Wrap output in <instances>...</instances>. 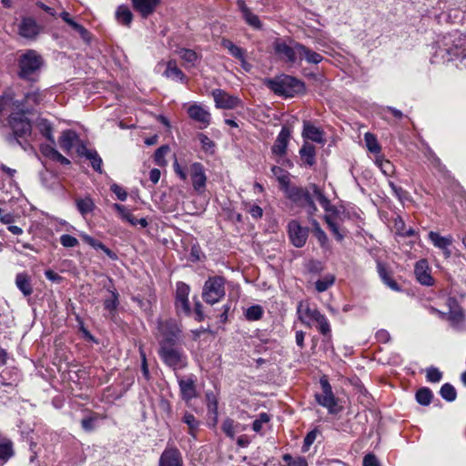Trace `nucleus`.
I'll list each match as a JSON object with an SVG mask.
<instances>
[{
	"instance_id": "f257e3e1",
	"label": "nucleus",
	"mask_w": 466,
	"mask_h": 466,
	"mask_svg": "<svg viewBox=\"0 0 466 466\" xmlns=\"http://www.w3.org/2000/svg\"><path fill=\"white\" fill-rule=\"evenodd\" d=\"M284 193L297 206L305 208L310 217L318 211L313 197L317 198L326 212L332 211L335 213L337 211V208L330 203L329 199L316 184H309L307 187L289 186Z\"/></svg>"
},
{
	"instance_id": "f03ea898",
	"label": "nucleus",
	"mask_w": 466,
	"mask_h": 466,
	"mask_svg": "<svg viewBox=\"0 0 466 466\" xmlns=\"http://www.w3.org/2000/svg\"><path fill=\"white\" fill-rule=\"evenodd\" d=\"M25 113L23 111L12 112L7 118V124L2 122L0 125V135L5 142L11 147L19 146L24 150H26L30 145L23 140L32 133V125L25 116Z\"/></svg>"
},
{
	"instance_id": "7ed1b4c3",
	"label": "nucleus",
	"mask_w": 466,
	"mask_h": 466,
	"mask_svg": "<svg viewBox=\"0 0 466 466\" xmlns=\"http://www.w3.org/2000/svg\"><path fill=\"white\" fill-rule=\"evenodd\" d=\"M435 57L442 62L466 57V35L455 31L442 36L437 42Z\"/></svg>"
},
{
	"instance_id": "20e7f679",
	"label": "nucleus",
	"mask_w": 466,
	"mask_h": 466,
	"mask_svg": "<svg viewBox=\"0 0 466 466\" xmlns=\"http://www.w3.org/2000/svg\"><path fill=\"white\" fill-rule=\"evenodd\" d=\"M268 86L277 95L293 97L305 90L304 83L293 76L282 75L268 81Z\"/></svg>"
},
{
	"instance_id": "39448f33",
	"label": "nucleus",
	"mask_w": 466,
	"mask_h": 466,
	"mask_svg": "<svg viewBox=\"0 0 466 466\" xmlns=\"http://www.w3.org/2000/svg\"><path fill=\"white\" fill-rule=\"evenodd\" d=\"M182 335L180 325L173 319H159L157 325L156 337L158 339L159 347L176 345Z\"/></svg>"
},
{
	"instance_id": "423d86ee",
	"label": "nucleus",
	"mask_w": 466,
	"mask_h": 466,
	"mask_svg": "<svg viewBox=\"0 0 466 466\" xmlns=\"http://www.w3.org/2000/svg\"><path fill=\"white\" fill-rule=\"evenodd\" d=\"M174 171L183 181H187V173H189L194 189L198 193L204 192L207 177L202 164L195 162L188 167V169H187L186 167H181L176 159L174 162Z\"/></svg>"
},
{
	"instance_id": "0eeeda50",
	"label": "nucleus",
	"mask_w": 466,
	"mask_h": 466,
	"mask_svg": "<svg viewBox=\"0 0 466 466\" xmlns=\"http://www.w3.org/2000/svg\"><path fill=\"white\" fill-rule=\"evenodd\" d=\"M43 65V59L35 50H28L19 59V76L23 79H31Z\"/></svg>"
},
{
	"instance_id": "6e6552de",
	"label": "nucleus",
	"mask_w": 466,
	"mask_h": 466,
	"mask_svg": "<svg viewBox=\"0 0 466 466\" xmlns=\"http://www.w3.org/2000/svg\"><path fill=\"white\" fill-rule=\"evenodd\" d=\"M158 354L163 362L173 370L184 369L187 365V356L175 345L159 347Z\"/></svg>"
},
{
	"instance_id": "1a4fd4ad",
	"label": "nucleus",
	"mask_w": 466,
	"mask_h": 466,
	"mask_svg": "<svg viewBox=\"0 0 466 466\" xmlns=\"http://www.w3.org/2000/svg\"><path fill=\"white\" fill-rule=\"evenodd\" d=\"M225 295V280L222 277H211L205 282L202 291L203 299L215 304Z\"/></svg>"
},
{
	"instance_id": "9d476101",
	"label": "nucleus",
	"mask_w": 466,
	"mask_h": 466,
	"mask_svg": "<svg viewBox=\"0 0 466 466\" xmlns=\"http://www.w3.org/2000/svg\"><path fill=\"white\" fill-rule=\"evenodd\" d=\"M298 46H301V44L292 39L289 40V44L278 39L274 42L273 48L276 55L281 60H285L286 62L290 64H295L298 62Z\"/></svg>"
},
{
	"instance_id": "9b49d317",
	"label": "nucleus",
	"mask_w": 466,
	"mask_h": 466,
	"mask_svg": "<svg viewBox=\"0 0 466 466\" xmlns=\"http://www.w3.org/2000/svg\"><path fill=\"white\" fill-rule=\"evenodd\" d=\"M319 383L322 389V394L315 395L317 402L326 408L330 414H336L338 412V403L329 382L326 378H321Z\"/></svg>"
},
{
	"instance_id": "f8f14e48",
	"label": "nucleus",
	"mask_w": 466,
	"mask_h": 466,
	"mask_svg": "<svg viewBox=\"0 0 466 466\" xmlns=\"http://www.w3.org/2000/svg\"><path fill=\"white\" fill-rule=\"evenodd\" d=\"M288 232L291 243L297 248H302L309 236L308 228L302 227L299 221L291 220L288 224Z\"/></svg>"
},
{
	"instance_id": "ddd939ff",
	"label": "nucleus",
	"mask_w": 466,
	"mask_h": 466,
	"mask_svg": "<svg viewBox=\"0 0 466 466\" xmlns=\"http://www.w3.org/2000/svg\"><path fill=\"white\" fill-rule=\"evenodd\" d=\"M190 288L184 282L177 283L176 290V309L178 313H183L188 316L191 313V309L188 300Z\"/></svg>"
},
{
	"instance_id": "4468645a",
	"label": "nucleus",
	"mask_w": 466,
	"mask_h": 466,
	"mask_svg": "<svg viewBox=\"0 0 466 466\" xmlns=\"http://www.w3.org/2000/svg\"><path fill=\"white\" fill-rule=\"evenodd\" d=\"M14 110L30 112L28 108H25L23 103L15 100L12 92L4 93L2 96H0V125L2 124V122H4L2 119L3 115L6 112Z\"/></svg>"
},
{
	"instance_id": "2eb2a0df",
	"label": "nucleus",
	"mask_w": 466,
	"mask_h": 466,
	"mask_svg": "<svg viewBox=\"0 0 466 466\" xmlns=\"http://www.w3.org/2000/svg\"><path fill=\"white\" fill-rule=\"evenodd\" d=\"M428 238L435 248L442 251L446 258H449L451 256V250L450 248L453 242L452 236H441L438 232L430 231Z\"/></svg>"
},
{
	"instance_id": "dca6fc26",
	"label": "nucleus",
	"mask_w": 466,
	"mask_h": 466,
	"mask_svg": "<svg viewBox=\"0 0 466 466\" xmlns=\"http://www.w3.org/2000/svg\"><path fill=\"white\" fill-rule=\"evenodd\" d=\"M159 466H183V458L176 447H167L159 458Z\"/></svg>"
},
{
	"instance_id": "f3484780",
	"label": "nucleus",
	"mask_w": 466,
	"mask_h": 466,
	"mask_svg": "<svg viewBox=\"0 0 466 466\" xmlns=\"http://www.w3.org/2000/svg\"><path fill=\"white\" fill-rule=\"evenodd\" d=\"M298 314L299 320L307 326H311L321 315L317 308H311L309 303L304 302L298 305Z\"/></svg>"
},
{
	"instance_id": "a211bd4d",
	"label": "nucleus",
	"mask_w": 466,
	"mask_h": 466,
	"mask_svg": "<svg viewBox=\"0 0 466 466\" xmlns=\"http://www.w3.org/2000/svg\"><path fill=\"white\" fill-rule=\"evenodd\" d=\"M450 310L446 313V318L450 321L451 325L455 329H461L464 322V313L462 309L457 304L455 299H449Z\"/></svg>"
},
{
	"instance_id": "6ab92c4d",
	"label": "nucleus",
	"mask_w": 466,
	"mask_h": 466,
	"mask_svg": "<svg viewBox=\"0 0 466 466\" xmlns=\"http://www.w3.org/2000/svg\"><path fill=\"white\" fill-rule=\"evenodd\" d=\"M132 6L142 18L151 15L160 5L161 0H131Z\"/></svg>"
},
{
	"instance_id": "aec40b11",
	"label": "nucleus",
	"mask_w": 466,
	"mask_h": 466,
	"mask_svg": "<svg viewBox=\"0 0 466 466\" xmlns=\"http://www.w3.org/2000/svg\"><path fill=\"white\" fill-rule=\"evenodd\" d=\"M414 274L417 280L424 286L433 285V279L431 275V269L426 259H420L416 262L414 267Z\"/></svg>"
},
{
	"instance_id": "412c9836",
	"label": "nucleus",
	"mask_w": 466,
	"mask_h": 466,
	"mask_svg": "<svg viewBox=\"0 0 466 466\" xmlns=\"http://www.w3.org/2000/svg\"><path fill=\"white\" fill-rule=\"evenodd\" d=\"M187 114L191 119L200 124V127H207L210 123L209 112L199 105H192L187 109Z\"/></svg>"
},
{
	"instance_id": "4be33fe9",
	"label": "nucleus",
	"mask_w": 466,
	"mask_h": 466,
	"mask_svg": "<svg viewBox=\"0 0 466 466\" xmlns=\"http://www.w3.org/2000/svg\"><path fill=\"white\" fill-rule=\"evenodd\" d=\"M237 5L245 22L254 29H261L262 24L258 16L251 12V10L246 5L245 2L238 0Z\"/></svg>"
},
{
	"instance_id": "5701e85b",
	"label": "nucleus",
	"mask_w": 466,
	"mask_h": 466,
	"mask_svg": "<svg viewBox=\"0 0 466 466\" xmlns=\"http://www.w3.org/2000/svg\"><path fill=\"white\" fill-rule=\"evenodd\" d=\"M110 283L111 285L106 287L108 296L104 299L103 304L105 310H106L109 313V315L113 317L119 305V294L112 285L111 280Z\"/></svg>"
},
{
	"instance_id": "b1692460",
	"label": "nucleus",
	"mask_w": 466,
	"mask_h": 466,
	"mask_svg": "<svg viewBox=\"0 0 466 466\" xmlns=\"http://www.w3.org/2000/svg\"><path fill=\"white\" fill-rule=\"evenodd\" d=\"M163 75L167 78L174 81H179L181 83H186L187 81V76L182 72L180 68H178L177 61L174 59H170L167 62L166 69Z\"/></svg>"
},
{
	"instance_id": "393cba45",
	"label": "nucleus",
	"mask_w": 466,
	"mask_h": 466,
	"mask_svg": "<svg viewBox=\"0 0 466 466\" xmlns=\"http://www.w3.org/2000/svg\"><path fill=\"white\" fill-rule=\"evenodd\" d=\"M297 49L299 51L298 61L299 62L304 60L309 64L318 65L323 60V56L320 54L313 51L302 44L301 46H298Z\"/></svg>"
},
{
	"instance_id": "a878e982",
	"label": "nucleus",
	"mask_w": 466,
	"mask_h": 466,
	"mask_svg": "<svg viewBox=\"0 0 466 466\" xmlns=\"http://www.w3.org/2000/svg\"><path fill=\"white\" fill-rule=\"evenodd\" d=\"M39 33V26L30 17L24 18L19 25V34L25 38H35Z\"/></svg>"
},
{
	"instance_id": "bb28decb",
	"label": "nucleus",
	"mask_w": 466,
	"mask_h": 466,
	"mask_svg": "<svg viewBox=\"0 0 466 466\" xmlns=\"http://www.w3.org/2000/svg\"><path fill=\"white\" fill-rule=\"evenodd\" d=\"M302 136L305 139L311 140L319 144L325 143L323 131L309 122L304 123Z\"/></svg>"
},
{
	"instance_id": "cd10ccee",
	"label": "nucleus",
	"mask_w": 466,
	"mask_h": 466,
	"mask_svg": "<svg viewBox=\"0 0 466 466\" xmlns=\"http://www.w3.org/2000/svg\"><path fill=\"white\" fill-rule=\"evenodd\" d=\"M176 54L183 60L186 68L195 67L201 58L196 51L187 48H178Z\"/></svg>"
},
{
	"instance_id": "c85d7f7f",
	"label": "nucleus",
	"mask_w": 466,
	"mask_h": 466,
	"mask_svg": "<svg viewBox=\"0 0 466 466\" xmlns=\"http://www.w3.org/2000/svg\"><path fill=\"white\" fill-rule=\"evenodd\" d=\"M76 141H78L77 134L70 129L63 131L58 139L60 148L66 153L71 151Z\"/></svg>"
},
{
	"instance_id": "c756f323",
	"label": "nucleus",
	"mask_w": 466,
	"mask_h": 466,
	"mask_svg": "<svg viewBox=\"0 0 466 466\" xmlns=\"http://www.w3.org/2000/svg\"><path fill=\"white\" fill-rule=\"evenodd\" d=\"M80 238L85 243H86L93 248L101 249L112 260H116L118 258L117 255L114 251H112L110 248L106 247L101 241L94 238L93 237L83 233L80 235Z\"/></svg>"
},
{
	"instance_id": "7c9ffc66",
	"label": "nucleus",
	"mask_w": 466,
	"mask_h": 466,
	"mask_svg": "<svg viewBox=\"0 0 466 466\" xmlns=\"http://www.w3.org/2000/svg\"><path fill=\"white\" fill-rule=\"evenodd\" d=\"M178 385L183 400L188 401L196 397L195 381L192 378L179 379Z\"/></svg>"
},
{
	"instance_id": "2f4dec72",
	"label": "nucleus",
	"mask_w": 466,
	"mask_h": 466,
	"mask_svg": "<svg viewBox=\"0 0 466 466\" xmlns=\"http://www.w3.org/2000/svg\"><path fill=\"white\" fill-rule=\"evenodd\" d=\"M212 96L216 106L223 109H230L233 107V97L222 89H214Z\"/></svg>"
},
{
	"instance_id": "473e14b6",
	"label": "nucleus",
	"mask_w": 466,
	"mask_h": 466,
	"mask_svg": "<svg viewBox=\"0 0 466 466\" xmlns=\"http://www.w3.org/2000/svg\"><path fill=\"white\" fill-rule=\"evenodd\" d=\"M289 131L288 128L283 127L277 137L274 146L272 147V152L276 155L282 156L286 153L288 141L289 138Z\"/></svg>"
},
{
	"instance_id": "72a5a7b5",
	"label": "nucleus",
	"mask_w": 466,
	"mask_h": 466,
	"mask_svg": "<svg viewBox=\"0 0 466 466\" xmlns=\"http://www.w3.org/2000/svg\"><path fill=\"white\" fill-rule=\"evenodd\" d=\"M46 91H42L39 89H34L27 92L25 96L24 102H22L25 106V108H28L31 111L29 106L33 107L34 106H37L43 103L46 97Z\"/></svg>"
},
{
	"instance_id": "f704fd0d",
	"label": "nucleus",
	"mask_w": 466,
	"mask_h": 466,
	"mask_svg": "<svg viewBox=\"0 0 466 466\" xmlns=\"http://www.w3.org/2000/svg\"><path fill=\"white\" fill-rule=\"evenodd\" d=\"M327 213L328 214L324 216V220L327 223L329 228L330 229V231L332 232V234L334 235L335 238L338 241L343 240L345 233L339 228V226L335 222V218H337L339 216V211L337 210L335 213L329 211Z\"/></svg>"
},
{
	"instance_id": "c9c22d12",
	"label": "nucleus",
	"mask_w": 466,
	"mask_h": 466,
	"mask_svg": "<svg viewBox=\"0 0 466 466\" xmlns=\"http://www.w3.org/2000/svg\"><path fill=\"white\" fill-rule=\"evenodd\" d=\"M15 286L23 293L25 297H28L33 293L31 285V278L25 272H21L15 276Z\"/></svg>"
},
{
	"instance_id": "e433bc0d",
	"label": "nucleus",
	"mask_w": 466,
	"mask_h": 466,
	"mask_svg": "<svg viewBox=\"0 0 466 466\" xmlns=\"http://www.w3.org/2000/svg\"><path fill=\"white\" fill-rule=\"evenodd\" d=\"M35 126L43 137H45L51 144H55L53 125L50 121L46 118L39 117L36 119Z\"/></svg>"
},
{
	"instance_id": "4c0bfd02",
	"label": "nucleus",
	"mask_w": 466,
	"mask_h": 466,
	"mask_svg": "<svg viewBox=\"0 0 466 466\" xmlns=\"http://www.w3.org/2000/svg\"><path fill=\"white\" fill-rule=\"evenodd\" d=\"M206 400L208 406V420L212 422V425L215 426L218 422L217 398L214 393L210 391L206 393Z\"/></svg>"
},
{
	"instance_id": "58836bf2",
	"label": "nucleus",
	"mask_w": 466,
	"mask_h": 466,
	"mask_svg": "<svg viewBox=\"0 0 466 466\" xmlns=\"http://www.w3.org/2000/svg\"><path fill=\"white\" fill-rule=\"evenodd\" d=\"M116 19L119 24L129 27L133 20V14L127 5H120L116 11Z\"/></svg>"
},
{
	"instance_id": "ea45409f",
	"label": "nucleus",
	"mask_w": 466,
	"mask_h": 466,
	"mask_svg": "<svg viewBox=\"0 0 466 466\" xmlns=\"http://www.w3.org/2000/svg\"><path fill=\"white\" fill-rule=\"evenodd\" d=\"M300 157L302 161L308 166L315 164L316 150L315 147L308 142H305L299 150Z\"/></svg>"
},
{
	"instance_id": "a19ab883",
	"label": "nucleus",
	"mask_w": 466,
	"mask_h": 466,
	"mask_svg": "<svg viewBox=\"0 0 466 466\" xmlns=\"http://www.w3.org/2000/svg\"><path fill=\"white\" fill-rule=\"evenodd\" d=\"M273 176L276 177V179L279 181L280 185V188L285 191L287 187L291 186L289 184V173L286 170H284L280 167L274 166L271 168Z\"/></svg>"
},
{
	"instance_id": "79ce46f5",
	"label": "nucleus",
	"mask_w": 466,
	"mask_h": 466,
	"mask_svg": "<svg viewBox=\"0 0 466 466\" xmlns=\"http://www.w3.org/2000/svg\"><path fill=\"white\" fill-rule=\"evenodd\" d=\"M377 268H378V273L380 275V278L381 279V280L390 288L392 290H399L400 289V287L399 285L397 284V282L390 276L387 268H385V266L380 263V262H378L377 264Z\"/></svg>"
},
{
	"instance_id": "37998d69",
	"label": "nucleus",
	"mask_w": 466,
	"mask_h": 466,
	"mask_svg": "<svg viewBox=\"0 0 466 466\" xmlns=\"http://www.w3.org/2000/svg\"><path fill=\"white\" fill-rule=\"evenodd\" d=\"M182 420L188 427V434L192 436V438L196 439L200 422L196 419V417L193 414L189 412H186L184 414Z\"/></svg>"
},
{
	"instance_id": "c03bdc74",
	"label": "nucleus",
	"mask_w": 466,
	"mask_h": 466,
	"mask_svg": "<svg viewBox=\"0 0 466 466\" xmlns=\"http://www.w3.org/2000/svg\"><path fill=\"white\" fill-rule=\"evenodd\" d=\"M364 140H365L366 147L370 153H373L376 156L380 155L381 147L379 144L378 139L375 137V135H373L370 132H367L364 135Z\"/></svg>"
},
{
	"instance_id": "a18cd8bd",
	"label": "nucleus",
	"mask_w": 466,
	"mask_h": 466,
	"mask_svg": "<svg viewBox=\"0 0 466 466\" xmlns=\"http://www.w3.org/2000/svg\"><path fill=\"white\" fill-rule=\"evenodd\" d=\"M334 283L335 276L333 274H327L315 282V288L318 292L321 293L328 290Z\"/></svg>"
},
{
	"instance_id": "49530a36",
	"label": "nucleus",
	"mask_w": 466,
	"mask_h": 466,
	"mask_svg": "<svg viewBox=\"0 0 466 466\" xmlns=\"http://www.w3.org/2000/svg\"><path fill=\"white\" fill-rule=\"evenodd\" d=\"M76 208L78 211L83 215L86 216L88 213H91L95 208L94 201L89 198L86 197L85 198H79L76 200Z\"/></svg>"
},
{
	"instance_id": "de8ad7c7",
	"label": "nucleus",
	"mask_w": 466,
	"mask_h": 466,
	"mask_svg": "<svg viewBox=\"0 0 466 466\" xmlns=\"http://www.w3.org/2000/svg\"><path fill=\"white\" fill-rule=\"evenodd\" d=\"M113 208L118 212L122 219L127 221L132 226H137V218L125 206L115 203Z\"/></svg>"
},
{
	"instance_id": "09e8293b",
	"label": "nucleus",
	"mask_w": 466,
	"mask_h": 466,
	"mask_svg": "<svg viewBox=\"0 0 466 466\" xmlns=\"http://www.w3.org/2000/svg\"><path fill=\"white\" fill-rule=\"evenodd\" d=\"M375 164L384 175L390 176L393 173V165L390 161L385 159L381 155L375 157Z\"/></svg>"
},
{
	"instance_id": "8fccbe9b",
	"label": "nucleus",
	"mask_w": 466,
	"mask_h": 466,
	"mask_svg": "<svg viewBox=\"0 0 466 466\" xmlns=\"http://www.w3.org/2000/svg\"><path fill=\"white\" fill-rule=\"evenodd\" d=\"M14 455L12 442L8 440L0 441V460L7 461Z\"/></svg>"
},
{
	"instance_id": "3c124183",
	"label": "nucleus",
	"mask_w": 466,
	"mask_h": 466,
	"mask_svg": "<svg viewBox=\"0 0 466 466\" xmlns=\"http://www.w3.org/2000/svg\"><path fill=\"white\" fill-rule=\"evenodd\" d=\"M317 324L318 330L325 337L330 338L331 329L328 319L321 314L320 317L314 322Z\"/></svg>"
},
{
	"instance_id": "603ef678",
	"label": "nucleus",
	"mask_w": 466,
	"mask_h": 466,
	"mask_svg": "<svg viewBox=\"0 0 466 466\" xmlns=\"http://www.w3.org/2000/svg\"><path fill=\"white\" fill-rule=\"evenodd\" d=\"M440 394L447 401H453L457 397L455 388L450 383H445L441 386Z\"/></svg>"
},
{
	"instance_id": "864d4df0",
	"label": "nucleus",
	"mask_w": 466,
	"mask_h": 466,
	"mask_svg": "<svg viewBox=\"0 0 466 466\" xmlns=\"http://www.w3.org/2000/svg\"><path fill=\"white\" fill-rule=\"evenodd\" d=\"M432 392L428 388H421L416 393V400L420 404L427 406L431 403Z\"/></svg>"
},
{
	"instance_id": "5fc2aeb1",
	"label": "nucleus",
	"mask_w": 466,
	"mask_h": 466,
	"mask_svg": "<svg viewBox=\"0 0 466 466\" xmlns=\"http://www.w3.org/2000/svg\"><path fill=\"white\" fill-rule=\"evenodd\" d=\"M270 421V416L266 412H261L258 418L252 423V429L255 432H261L263 426Z\"/></svg>"
},
{
	"instance_id": "6e6d98bb",
	"label": "nucleus",
	"mask_w": 466,
	"mask_h": 466,
	"mask_svg": "<svg viewBox=\"0 0 466 466\" xmlns=\"http://www.w3.org/2000/svg\"><path fill=\"white\" fill-rule=\"evenodd\" d=\"M263 315V309L260 306L255 305L248 308L245 311V317L248 320H258L261 319Z\"/></svg>"
},
{
	"instance_id": "4d7b16f0",
	"label": "nucleus",
	"mask_w": 466,
	"mask_h": 466,
	"mask_svg": "<svg viewBox=\"0 0 466 466\" xmlns=\"http://www.w3.org/2000/svg\"><path fill=\"white\" fill-rule=\"evenodd\" d=\"M169 150L170 149H169L168 146H162L156 150L155 155H154V159H155V162L158 166L166 165L165 157H166L167 154L169 152Z\"/></svg>"
},
{
	"instance_id": "13d9d810",
	"label": "nucleus",
	"mask_w": 466,
	"mask_h": 466,
	"mask_svg": "<svg viewBox=\"0 0 466 466\" xmlns=\"http://www.w3.org/2000/svg\"><path fill=\"white\" fill-rule=\"evenodd\" d=\"M245 210L254 219H258L263 215V209L259 206H258L256 204L246 203L245 204Z\"/></svg>"
},
{
	"instance_id": "bf43d9fd",
	"label": "nucleus",
	"mask_w": 466,
	"mask_h": 466,
	"mask_svg": "<svg viewBox=\"0 0 466 466\" xmlns=\"http://www.w3.org/2000/svg\"><path fill=\"white\" fill-rule=\"evenodd\" d=\"M426 378L430 382H439L442 378V373L434 367H431L427 370Z\"/></svg>"
},
{
	"instance_id": "052dcab7",
	"label": "nucleus",
	"mask_w": 466,
	"mask_h": 466,
	"mask_svg": "<svg viewBox=\"0 0 466 466\" xmlns=\"http://www.w3.org/2000/svg\"><path fill=\"white\" fill-rule=\"evenodd\" d=\"M60 243L65 248H75L78 245V240L71 235L64 234L60 237Z\"/></svg>"
},
{
	"instance_id": "680f3d73",
	"label": "nucleus",
	"mask_w": 466,
	"mask_h": 466,
	"mask_svg": "<svg viewBox=\"0 0 466 466\" xmlns=\"http://www.w3.org/2000/svg\"><path fill=\"white\" fill-rule=\"evenodd\" d=\"M88 160L91 163L92 167L98 173H102V158L99 157L96 151L90 154Z\"/></svg>"
},
{
	"instance_id": "e2e57ef3",
	"label": "nucleus",
	"mask_w": 466,
	"mask_h": 466,
	"mask_svg": "<svg viewBox=\"0 0 466 466\" xmlns=\"http://www.w3.org/2000/svg\"><path fill=\"white\" fill-rule=\"evenodd\" d=\"M313 234L322 248H329V238L323 229H318L317 232H314Z\"/></svg>"
},
{
	"instance_id": "0e129e2a",
	"label": "nucleus",
	"mask_w": 466,
	"mask_h": 466,
	"mask_svg": "<svg viewBox=\"0 0 466 466\" xmlns=\"http://www.w3.org/2000/svg\"><path fill=\"white\" fill-rule=\"evenodd\" d=\"M96 417L89 416L81 420V426L86 431H92L96 427Z\"/></svg>"
},
{
	"instance_id": "69168bd1",
	"label": "nucleus",
	"mask_w": 466,
	"mask_h": 466,
	"mask_svg": "<svg viewBox=\"0 0 466 466\" xmlns=\"http://www.w3.org/2000/svg\"><path fill=\"white\" fill-rule=\"evenodd\" d=\"M40 151L45 157L50 158L51 160L54 159L58 152L52 145L46 144L40 146Z\"/></svg>"
},
{
	"instance_id": "338daca9",
	"label": "nucleus",
	"mask_w": 466,
	"mask_h": 466,
	"mask_svg": "<svg viewBox=\"0 0 466 466\" xmlns=\"http://www.w3.org/2000/svg\"><path fill=\"white\" fill-rule=\"evenodd\" d=\"M235 58H238L240 63H241V66L243 67V69L247 72H248L251 68V66L250 64H248V62H246L245 58H244V52L241 48H238L237 46H235Z\"/></svg>"
},
{
	"instance_id": "774afa93",
	"label": "nucleus",
	"mask_w": 466,
	"mask_h": 466,
	"mask_svg": "<svg viewBox=\"0 0 466 466\" xmlns=\"http://www.w3.org/2000/svg\"><path fill=\"white\" fill-rule=\"evenodd\" d=\"M110 189L113 193L116 194V196L117 197V198L119 200L125 201L127 199V191L123 187L118 186L117 184L111 185Z\"/></svg>"
}]
</instances>
